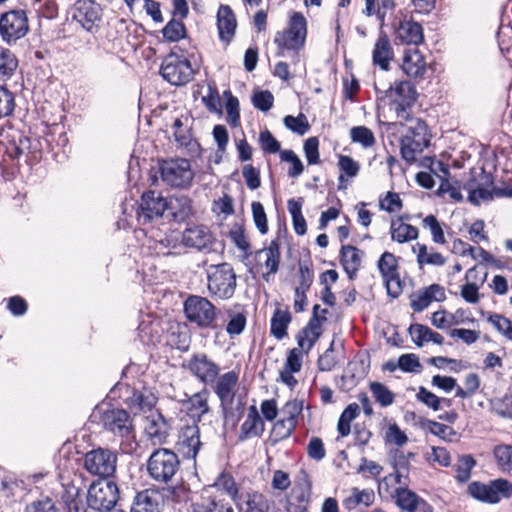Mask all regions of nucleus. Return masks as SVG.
<instances>
[{"mask_svg":"<svg viewBox=\"0 0 512 512\" xmlns=\"http://www.w3.org/2000/svg\"><path fill=\"white\" fill-rule=\"evenodd\" d=\"M288 211L291 214L296 234L304 235L307 231L306 220L302 214V199H290L287 202Z\"/></svg>","mask_w":512,"mask_h":512,"instance_id":"obj_42","label":"nucleus"},{"mask_svg":"<svg viewBox=\"0 0 512 512\" xmlns=\"http://www.w3.org/2000/svg\"><path fill=\"white\" fill-rule=\"evenodd\" d=\"M512 197V188H496V187H485L479 185L469 191V201L473 204L478 205L480 201H489L493 197Z\"/></svg>","mask_w":512,"mask_h":512,"instance_id":"obj_34","label":"nucleus"},{"mask_svg":"<svg viewBox=\"0 0 512 512\" xmlns=\"http://www.w3.org/2000/svg\"><path fill=\"white\" fill-rule=\"evenodd\" d=\"M340 253L344 270L353 279L361 267L363 252L355 246L343 245Z\"/></svg>","mask_w":512,"mask_h":512,"instance_id":"obj_29","label":"nucleus"},{"mask_svg":"<svg viewBox=\"0 0 512 512\" xmlns=\"http://www.w3.org/2000/svg\"><path fill=\"white\" fill-rule=\"evenodd\" d=\"M265 256L264 265L268 274H275L279 269L281 253L278 240H272L269 245L258 251Z\"/></svg>","mask_w":512,"mask_h":512,"instance_id":"obj_39","label":"nucleus"},{"mask_svg":"<svg viewBox=\"0 0 512 512\" xmlns=\"http://www.w3.org/2000/svg\"><path fill=\"white\" fill-rule=\"evenodd\" d=\"M160 73L170 84L181 86L190 82L195 72L188 59L171 52L164 58Z\"/></svg>","mask_w":512,"mask_h":512,"instance_id":"obj_8","label":"nucleus"},{"mask_svg":"<svg viewBox=\"0 0 512 512\" xmlns=\"http://www.w3.org/2000/svg\"><path fill=\"white\" fill-rule=\"evenodd\" d=\"M170 427L166 419L158 412L146 417L145 433L154 445H161L167 441Z\"/></svg>","mask_w":512,"mask_h":512,"instance_id":"obj_22","label":"nucleus"},{"mask_svg":"<svg viewBox=\"0 0 512 512\" xmlns=\"http://www.w3.org/2000/svg\"><path fill=\"white\" fill-rule=\"evenodd\" d=\"M159 170L162 181L171 187L189 188L195 176L191 163L185 158H172L160 162Z\"/></svg>","mask_w":512,"mask_h":512,"instance_id":"obj_5","label":"nucleus"},{"mask_svg":"<svg viewBox=\"0 0 512 512\" xmlns=\"http://www.w3.org/2000/svg\"><path fill=\"white\" fill-rule=\"evenodd\" d=\"M307 22L305 17L295 12L289 21L288 28L276 33L274 42L280 49L298 50L306 40Z\"/></svg>","mask_w":512,"mask_h":512,"instance_id":"obj_9","label":"nucleus"},{"mask_svg":"<svg viewBox=\"0 0 512 512\" xmlns=\"http://www.w3.org/2000/svg\"><path fill=\"white\" fill-rule=\"evenodd\" d=\"M422 501L423 499L409 489H396V503L402 510L413 512Z\"/></svg>","mask_w":512,"mask_h":512,"instance_id":"obj_47","label":"nucleus"},{"mask_svg":"<svg viewBox=\"0 0 512 512\" xmlns=\"http://www.w3.org/2000/svg\"><path fill=\"white\" fill-rule=\"evenodd\" d=\"M480 386V378L476 373H470L465 377L464 388L458 386L455 393L456 397L465 399L472 397Z\"/></svg>","mask_w":512,"mask_h":512,"instance_id":"obj_56","label":"nucleus"},{"mask_svg":"<svg viewBox=\"0 0 512 512\" xmlns=\"http://www.w3.org/2000/svg\"><path fill=\"white\" fill-rule=\"evenodd\" d=\"M360 407L357 403H350L340 415L337 430L342 437L350 434V423L359 415Z\"/></svg>","mask_w":512,"mask_h":512,"instance_id":"obj_45","label":"nucleus"},{"mask_svg":"<svg viewBox=\"0 0 512 512\" xmlns=\"http://www.w3.org/2000/svg\"><path fill=\"white\" fill-rule=\"evenodd\" d=\"M397 38L404 44L418 45L423 42V29L414 21H402L396 29Z\"/></svg>","mask_w":512,"mask_h":512,"instance_id":"obj_32","label":"nucleus"},{"mask_svg":"<svg viewBox=\"0 0 512 512\" xmlns=\"http://www.w3.org/2000/svg\"><path fill=\"white\" fill-rule=\"evenodd\" d=\"M74 18L84 29L91 31L101 19L100 6L92 0H79Z\"/></svg>","mask_w":512,"mask_h":512,"instance_id":"obj_23","label":"nucleus"},{"mask_svg":"<svg viewBox=\"0 0 512 512\" xmlns=\"http://www.w3.org/2000/svg\"><path fill=\"white\" fill-rule=\"evenodd\" d=\"M186 367L203 384L214 383L220 372L219 365L202 352L193 354Z\"/></svg>","mask_w":512,"mask_h":512,"instance_id":"obj_12","label":"nucleus"},{"mask_svg":"<svg viewBox=\"0 0 512 512\" xmlns=\"http://www.w3.org/2000/svg\"><path fill=\"white\" fill-rule=\"evenodd\" d=\"M402 69L406 75L422 78L426 72V61L417 48L407 49L403 56Z\"/></svg>","mask_w":512,"mask_h":512,"instance_id":"obj_26","label":"nucleus"},{"mask_svg":"<svg viewBox=\"0 0 512 512\" xmlns=\"http://www.w3.org/2000/svg\"><path fill=\"white\" fill-rule=\"evenodd\" d=\"M400 151L402 158L407 163H413L416 161L417 156L423 152V150L428 146L425 145L424 142H419L416 140H411L409 137H402L400 142Z\"/></svg>","mask_w":512,"mask_h":512,"instance_id":"obj_40","label":"nucleus"},{"mask_svg":"<svg viewBox=\"0 0 512 512\" xmlns=\"http://www.w3.org/2000/svg\"><path fill=\"white\" fill-rule=\"evenodd\" d=\"M406 126V134L404 137H409L411 140L424 142L425 145L430 143V134L428 133V127L426 123L419 119L410 116V119H402V125Z\"/></svg>","mask_w":512,"mask_h":512,"instance_id":"obj_36","label":"nucleus"},{"mask_svg":"<svg viewBox=\"0 0 512 512\" xmlns=\"http://www.w3.org/2000/svg\"><path fill=\"white\" fill-rule=\"evenodd\" d=\"M392 240L398 243H405L418 238V228L410 224L401 222V220H392L390 225Z\"/></svg>","mask_w":512,"mask_h":512,"instance_id":"obj_37","label":"nucleus"},{"mask_svg":"<svg viewBox=\"0 0 512 512\" xmlns=\"http://www.w3.org/2000/svg\"><path fill=\"white\" fill-rule=\"evenodd\" d=\"M227 316L229 318L228 323L226 325V332L231 336H237L241 334L247 323V317L245 311H237L235 309H227Z\"/></svg>","mask_w":512,"mask_h":512,"instance_id":"obj_41","label":"nucleus"},{"mask_svg":"<svg viewBox=\"0 0 512 512\" xmlns=\"http://www.w3.org/2000/svg\"><path fill=\"white\" fill-rule=\"evenodd\" d=\"M29 30L28 18L23 10H11L0 17V35L7 43H15Z\"/></svg>","mask_w":512,"mask_h":512,"instance_id":"obj_11","label":"nucleus"},{"mask_svg":"<svg viewBox=\"0 0 512 512\" xmlns=\"http://www.w3.org/2000/svg\"><path fill=\"white\" fill-rule=\"evenodd\" d=\"M338 167L342 172L339 176V182L345 181V176L353 178L356 177L360 170V165L350 156L340 155L338 160Z\"/></svg>","mask_w":512,"mask_h":512,"instance_id":"obj_55","label":"nucleus"},{"mask_svg":"<svg viewBox=\"0 0 512 512\" xmlns=\"http://www.w3.org/2000/svg\"><path fill=\"white\" fill-rule=\"evenodd\" d=\"M176 446L185 459L196 458L202 446L200 429L197 423L193 422L180 428Z\"/></svg>","mask_w":512,"mask_h":512,"instance_id":"obj_15","label":"nucleus"},{"mask_svg":"<svg viewBox=\"0 0 512 512\" xmlns=\"http://www.w3.org/2000/svg\"><path fill=\"white\" fill-rule=\"evenodd\" d=\"M238 380L239 374L234 370L217 376L213 389L222 406L230 405L232 403Z\"/></svg>","mask_w":512,"mask_h":512,"instance_id":"obj_20","label":"nucleus"},{"mask_svg":"<svg viewBox=\"0 0 512 512\" xmlns=\"http://www.w3.org/2000/svg\"><path fill=\"white\" fill-rule=\"evenodd\" d=\"M237 287V276L228 263L211 265L207 269V288L212 297L220 300L231 299Z\"/></svg>","mask_w":512,"mask_h":512,"instance_id":"obj_1","label":"nucleus"},{"mask_svg":"<svg viewBox=\"0 0 512 512\" xmlns=\"http://www.w3.org/2000/svg\"><path fill=\"white\" fill-rule=\"evenodd\" d=\"M215 486L225 491L233 499L234 502L239 499L240 495L238 494V487L231 475L227 473L220 474L215 482Z\"/></svg>","mask_w":512,"mask_h":512,"instance_id":"obj_59","label":"nucleus"},{"mask_svg":"<svg viewBox=\"0 0 512 512\" xmlns=\"http://www.w3.org/2000/svg\"><path fill=\"white\" fill-rule=\"evenodd\" d=\"M167 210V199L155 191L143 193L138 216L144 222H150L155 218L163 216Z\"/></svg>","mask_w":512,"mask_h":512,"instance_id":"obj_18","label":"nucleus"},{"mask_svg":"<svg viewBox=\"0 0 512 512\" xmlns=\"http://www.w3.org/2000/svg\"><path fill=\"white\" fill-rule=\"evenodd\" d=\"M167 211L175 221H184L192 215V201L185 195L170 197L167 200Z\"/></svg>","mask_w":512,"mask_h":512,"instance_id":"obj_33","label":"nucleus"},{"mask_svg":"<svg viewBox=\"0 0 512 512\" xmlns=\"http://www.w3.org/2000/svg\"><path fill=\"white\" fill-rule=\"evenodd\" d=\"M209 392L206 389H203L200 392L193 394L186 401V409L189 414L193 418V422L197 423L201 421L202 417L207 414L210 410L208 404Z\"/></svg>","mask_w":512,"mask_h":512,"instance_id":"obj_30","label":"nucleus"},{"mask_svg":"<svg viewBox=\"0 0 512 512\" xmlns=\"http://www.w3.org/2000/svg\"><path fill=\"white\" fill-rule=\"evenodd\" d=\"M393 59L394 50L390 39L384 31H380L372 51V62L381 70L387 71L390 69V63Z\"/></svg>","mask_w":512,"mask_h":512,"instance_id":"obj_21","label":"nucleus"},{"mask_svg":"<svg viewBox=\"0 0 512 512\" xmlns=\"http://www.w3.org/2000/svg\"><path fill=\"white\" fill-rule=\"evenodd\" d=\"M120 498L118 485L110 480L93 481L87 492V505L97 512H110Z\"/></svg>","mask_w":512,"mask_h":512,"instance_id":"obj_4","label":"nucleus"},{"mask_svg":"<svg viewBox=\"0 0 512 512\" xmlns=\"http://www.w3.org/2000/svg\"><path fill=\"white\" fill-rule=\"evenodd\" d=\"M385 96L396 114V118L402 123V119H410V110L416 101V90L409 81H400L384 90Z\"/></svg>","mask_w":512,"mask_h":512,"instance_id":"obj_6","label":"nucleus"},{"mask_svg":"<svg viewBox=\"0 0 512 512\" xmlns=\"http://www.w3.org/2000/svg\"><path fill=\"white\" fill-rule=\"evenodd\" d=\"M239 512H268L269 504L266 497L256 491L241 493L235 502Z\"/></svg>","mask_w":512,"mask_h":512,"instance_id":"obj_27","label":"nucleus"},{"mask_svg":"<svg viewBox=\"0 0 512 512\" xmlns=\"http://www.w3.org/2000/svg\"><path fill=\"white\" fill-rule=\"evenodd\" d=\"M100 422L104 429L119 437L128 436L132 430L130 416L123 409H109L102 412Z\"/></svg>","mask_w":512,"mask_h":512,"instance_id":"obj_17","label":"nucleus"},{"mask_svg":"<svg viewBox=\"0 0 512 512\" xmlns=\"http://www.w3.org/2000/svg\"><path fill=\"white\" fill-rule=\"evenodd\" d=\"M377 265L388 294L394 298L398 297L402 292V282L399 277L397 258L390 252H384Z\"/></svg>","mask_w":512,"mask_h":512,"instance_id":"obj_14","label":"nucleus"},{"mask_svg":"<svg viewBox=\"0 0 512 512\" xmlns=\"http://www.w3.org/2000/svg\"><path fill=\"white\" fill-rule=\"evenodd\" d=\"M408 331L412 338V341L418 347H421L425 343L430 342L432 329H430L428 326L422 324H412L410 325Z\"/></svg>","mask_w":512,"mask_h":512,"instance_id":"obj_63","label":"nucleus"},{"mask_svg":"<svg viewBox=\"0 0 512 512\" xmlns=\"http://www.w3.org/2000/svg\"><path fill=\"white\" fill-rule=\"evenodd\" d=\"M416 399L434 411L440 409L441 403H445L447 406L451 405L450 399L440 398L423 386L419 387Z\"/></svg>","mask_w":512,"mask_h":512,"instance_id":"obj_51","label":"nucleus"},{"mask_svg":"<svg viewBox=\"0 0 512 512\" xmlns=\"http://www.w3.org/2000/svg\"><path fill=\"white\" fill-rule=\"evenodd\" d=\"M264 431V422L261 419L256 406L248 408L247 417L240 427V440H246L252 437L260 436Z\"/></svg>","mask_w":512,"mask_h":512,"instance_id":"obj_28","label":"nucleus"},{"mask_svg":"<svg viewBox=\"0 0 512 512\" xmlns=\"http://www.w3.org/2000/svg\"><path fill=\"white\" fill-rule=\"evenodd\" d=\"M214 236L210 229L203 224H193L188 226L183 232L181 243L187 247L198 251L210 249L214 243Z\"/></svg>","mask_w":512,"mask_h":512,"instance_id":"obj_16","label":"nucleus"},{"mask_svg":"<svg viewBox=\"0 0 512 512\" xmlns=\"http://www.w3.org/2000/svg\"><path fill=\"white\" fill-rule=\"evenodd\" d=\"M83 467L89 474L106 479L116 471L117 455L107 448L93 449L85 454Z\"/></svg>","mask_w":512,"mask_h":512,"instance_id":"obj_7","label":"nucleus"},{"mask_svg":"<svg viewBox=\"0 0 512 512\" xmlns=\"http://www.w3.org/2000/svg\"><path fill=\"white\" fill-rule=\"evenodd\" d=\"M180 468L178 455L168 448H158L152 452L147 461L149 476L158 483L167 484Z\"/></svg>","mask_w":512,"mask_h":512,"instance_id":"obj_2","label":"nucleus"},{"mask_svg":"<svg viewBox=\"0 0 512 512\" xmlns=\"http://www.w3.org/2000/svg\"><path fill=\"white\" fill-rule=\"evenodd\" d=\"M494 456L500 469L512 475V446H496L494 449Z\"/></svg>","mask_w":512,"mask_h":512,"instance_id":"obj_53","label":"nucleus"},{"mask_svg":"<svg viewBox=\"0 0 512 512\" xmlns=\"http://www.w3.org/2000/svg\"><path fill=\"white\" fill-rule=\"evenodd\" d=\"M223 95L226 98L225 109L227 113V122L232 127H238L240 124L239 100L237 97L232 95L230 90L224 91Z\"/></svg>","mask_w":512,"mask_h":512,"instance_id":"obj_52","label":"nucleus"},{"mask_svg":"<svg viewBox=\"0 0 512 512\" xmlns=\"http://www.w3.org/2000/svg\"><path fill=\"white\" fill-rule=\"evenodd\" d=\"M365 9L363 13L368 16H376L380 21L381 26L384 25L385 18L391 14L395 9L394 0H364Z\"/></svg>","mask_w":512,"mask_h":512,"instance_id":"obj_35","label":"nucleus"},{"mask_svg":"<svg viewBox=\"0 0 512 512\" xmlns=\"http://www.w3.org/2000/svg\"><path fill=\"white\" fill-rule=\"evenodd\" d=\"M413 453L405 454L403 451L396 449L392 455V465L395 469V481L398 484H405L402 478L407 477L409 470V458L413 457Z\"/></svg>","mask_w":512,"mask_h":512,"instance_id":"obj_44","label":"nucleus"},{"mask_svg":"<svg viewBox=\"0 0 512 512\" xmlns=\"http://www.w3.org/2000/svg\"><path fill=\"white\" fill-rule=\"evenodd\" d=\"M184 312L188 321L199 328H218L216 307L205 297L190 295L184 302Z\"/></svg>","mask_w":512,"mask_h":512,"instance_id":"obj_3","label":"nucleus"},{"mask_svg":"<svg viewBox=\"0 0 512 512\" xmlns=\"http://www.w3.org/2000/svg\"><path fill=\"white\" fill-rule=\"evenodd\" d=\"M237 28L236 15L229 5L221 4L217 11L219 39L228 45L233 40Z\"/></svg>","mask_w":512,"mask_h":512,"instance_id":"obj_19","label":"nucleus"},{"mask_svg":"<svg viewBox=\"0 0 512 512\" xmlns=\"http://www.w3.org/2000/svg\"><path fill=\"white\" fill-rule=\"evenodd\" d=\"M163 37L169 42H177L186 37V28L183 22L170 20L162 30Z\"/></svg>","mask_w":512,"mask_h":512,"instance_id":"obj_54","label":"nucleus"},{"mask_svg":"<svg viewBox=\"0 0 512 512\" xmlns=\"http://www.w3.org/2000/svg\"><path fill=\"white\" fill-rule=\"evenodd\" d=\"M191 512H234V510L229 504L209 501L207 504H193Z\"/></svg>","mask_w":512,"mask_h":512,"instance_id":"obj_64","label":"nucleus"},{"mask_svg":"<svg viewBox=\"0 0 512 512\" xmlns=\"http://www.w3.org/2000/svg\"><path fill=\"white\" fill-rule=\"evenodd\" d=\"M202 102L210 113H222L221 99L214 83H208L206 93L202 96Z\"/></svg>","mask_w":512,"mask_h":512,"instance_id":"obj_50","label":"nucleus"},{"mask_svg":"<svg viewBox=\"0 0 512 512\" xmlns=\"http://www.w3.org/2000/svg\"><path fill=\"white\" fill-rule=\"evenodd\" d=\"M374 501V492L372 490H359L354 488L352 495L344 500V506L351 510L356 508L359 504L370 506Z\"/></svg>","mask_w":512,"mask_h":512,"instance_id":"obj_48","label":"nucleus"},{"mask_svg":"<svg viewBox=\"0 0 512 512\" xmlns=\"http://www.w3.org/2000/svg\"><path fill=\"white\" fill-rule=\"evenodd\" d=\"M156 402V396L148 390H133L126 399L127 406L135 414L151 410Z\"/></svg>","mask_w":512,"mask_h":512,"instance_id":"obj_31","label":"nucleus"},{"mask_svg":"<svg viewBox=\"0 0 512 512\" xmlns=\"http://www.w3.org/2000/svg\"><path fill=\"white\" fill-rule=\"evenodd\" d=\"M292 320L288 310L276 309L271 318V334L278 340L287 336V328Z\"/></svg>","mask_w":512,"mask_h":512,"instance_id":"obj_38","label":"nucleus"},{"mask_svg":"<svg viewBox=\"0 0 512 512\" xmlns=\"http://www.w3.org/2000/svg\"><path fill=\"white\" fill-rule=\"evenodd\" d=\"M18 67L15 54L9 49L0 47V78H10Z\"/></svg>","mask_w":512,"mask_h":512,"instance_id":"obj_46","label":"nucleus"},{"mask_svg":"<svg viewBox=\"0 0 512 512\" xmlns=\"http://www.w3.org/2000/svg\"><path fill=\"white\" fill-rule=\"evenodd\" d=\"M422 225L430 230L432 240L435 243L444 244L446 242L442 226L434 215L426 216L422 221Z\"/></svg>","mask_w":512,"mask_h":512,"instance_id":"obj_60","label":"nucleus"},{"mask_svg":"<svg viewBox=\"0 0 512 512\" xmlns=\"http://www.w3.org/2000/svg\"><path fill=\"white\" fill-rule=\"evenodd\" d=\"M446 299L445 290L439 284H432L416 292L411 298V307L415 312L425 310L433 301L442 302Z\"/></svg>","mask_w":512,"mask_h":512,"instance_id":"obj_24","label":"nucleus"},{"mask_svg":"<svg viewBox=\"0 0 512 512\" xmlns=\"http://www.w3.org/2000/svg\"><path fill=\"white\" fill-rule=\"evenodd\" d=\"M468 492L481 502L496 504L502 498L512 496V483L501 478L493 480L489 484L472 482L468 486Z\"/></svg>","mask_w":512,"mask_h":512,"instance_id":"obj_10","label":"nucleus"},{"mask_svg":"<svg viewBox=\"0 0 512 512\" xmlns=\"http://www.w3.org/2000/svg\"><path fill=\"white\" fill-rule=\"evenodd\" d=\"M417 263L420 267L424 265L443 266L446 263L445 257L436 251H429L425 244L417 243Z\"/></svg>","mask_w":512,"mask_h":512,"instance_id":"obj_43","label":"nucleus"},{"mask_svg":"<svg viewBox=\"0 0 512 512\" xmlns=\"http://www.w3.org/2000/svg\"><path fill=\"white\" fill-rule=\"evenodd\" d=\"M284 124L289 130L299 135H304L310 128L307 117L302 113L296 117L291 115L285 116Z\"/></svg>","mask_w":512,"mask_h":512,"instance_id":"obj_62","label":"nucleus"},{"mask_svg":"<svg viewBox=\"0 0 512 512\" xmlns=\"http://www.w3.org/2000/svg\"><path fill=\"white\" fill-rule=\"evenodd\" d=\"M350 138L352 142L360 144L363 148H370L376 143L374 133L366 126L352 127Z\"/></svg>","mask_w":512,"mask_h":512,"instance_id":"obj_49","label":"nucleus"},{"mask_svg":"<svg viewBox=\"0 0 512 512\" xmlns=\"http://www.w3.org/2000/svg\"><path fill=\"white\" fill-rule=\"evenodd\" d=\"M161 494L155 489L138 492L131 505L130 512H160Z\"/></svg>","mask_w":512,"mask_h":512,"instance_id":"obj_25","label":"nucleus"},{"mask_svg":"<svg viewBox=\"0 0 512 512\" xmlns=\"http://www.w3.org/2000/svg\"><path fill=\"white\" fill-rule=\"evenodd\" d=\"M370 389L374 398L381 406H389L394 402L393 393L382 383L373 382L370 384Z\"/></svg>","mask_w":512,"mask_h":512,"instance_id":"obj_61","label":"nucleus"},{"mask_svg":"<svg viewBox=\"0 0 512 512\" xmlns=\"http://www.w3.org/2000/svg\"><path fill=\"white\" fill-rule=\"evenodd\" d=\"M476 465V461L471 455H463L456 464V479L459 482H466L471 476V470Z\"/></svg>","mask_w":512,"mask_h":512,"instance_id":"obj_58","label":"nucleus"},{"mask_svg":"<svg viewBox=\"0 0 512 512\" xmlns=\"http://www.w3.org/2000/svg\"><path fill=\"white\" fill-rule=\"evenodd\" d=\"M280 158L284 162L291 163V167L289 168L287 174L291 178H297L304 171V166L300 158L296 155V153L292 150H283L280 152Z\"/></svg>","mask_w":512,"mask_h":512,"instance_id":"obj_57","label":"nucleus"},{"mask_svg":"<svg viewBox=\"0 0 512 512\" xmlns=\"http://www.w3.org/2000/svg\"><path fill=\"white\" fill-rule=\"evenodd\" d=\"M320 305L316 304L313 307L312 317L308 324L297 334L298 349L302 352L308 353L321 335V324L326 321L327 309L322 310V316L318 315Z\"/></svg>","mask_w":512,"mask_h":512,"instance_id":"obj_13","label":"nucleus"}]
</instances>
